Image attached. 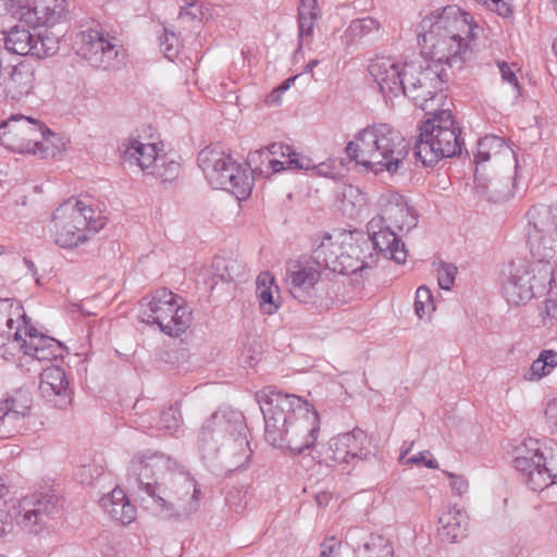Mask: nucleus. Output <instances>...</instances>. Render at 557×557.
Returning a JSON list of instances; mask_svg holds the SVG:
<instances>
[{
  "label": "nucleus",
  "mask_w": 557,
  "mask_h": 557,
  "mask_svg": "<svg viewBox=\"0 0 557 557\" xmlns=\"http://www.w3.org/2000/svg\"><path fill=\"white\" fill-rule=\"evenodd\" d=\"M332 498V495L327 492H322V493H319L317 494L315 496V502L318 504V506H326L329 504V502L331 500Z\"/></svg>",
  "instance_id": "nucleus-64"
},
{
  "label": "nucleus",
  "mask_w": 557,
  "mask_h": 557,
  "mask_svg": "<svg viewBox=\"0 0 557 557\" xmlns=\"http://www.w3.org/2000/svg\"><path fill=\"white\" fill-rule=\"evenodd\" d=\"M367 205L366 195L352 185L345 186L341 194L342 209H361Z\"/></svg>",
  "instance_id": "nucleus-43"
},
{
  "label": "nucleus",
  "mask_w": 557,
  "mask_h": 557,
  "mask_svg": "<svg viewBox=\"0 0 557 557\" xmlns=\"http://www.w3.org/2000/svg\"><path fill=\"white\" fill-rule=\"evenodd\" d=\"M463 141L450 110H441L420 126L414 146L416 159L431 166L444 158L461 153Z\"/></svg>",
  "instance_id": "nucleus-7"
},
{
  "label": "nucleus",
  "mask_w": 557,
  "mask_h": 557,
  "mask_svg": "<svg viewBox=\"0 0 557 557\" xmlns=\"http://www.w3.org/2000/svg\"><path fill=\"white\" fill-rule=\"evenodd\" d=\"M11 14L25 25L51 27L66 22L69 18V4L66 0H32L27 7L17 10L10 9Z\"/></svg>",
  "instance_id": "nucleus-19"
},
{
  "label": "nucleus",
  "mask_w": 557,
  "mask_h": 557,
  "mask_svg": "<svg viewBox=\"0 0 557 557\" xmlns=\"http://www.w3.org/2000/svg\"><path fill=\"white\" fill-rule=\"evenodd\" d=\"M39 391L57 408H66L72 403V389L65 371L60 367H47L42 370Z\"/></svg>",
  "instance_id": "nucleus-23"
},
{
  "label": "nucleus",
  "mask_w": 557,
  "mask_h": 557,
  "mask_svg": "<svg viewBox=\"0 0 557 557\" xmlns=\"http://www.w3.org/2000/svg\"><path fill=\"white\" fill-rule=\"evenodd\" d=\"M438 535L448 543H457L467 536V512L456 506H447L438 517Z\"/></svg>",
  "instance_id": "nucleus-27"
},
{
  "label": "nucleus",
  "mask_w": 557,
  "mask_h": 557,
  "mask_svg": "<svg viewBox=\"0 0 557 557\" xmlns=\"http://www.w3.org/2000/svg\"><path fill=\"white\" fill-rule=\"evenodd\" d=\"M513 186H509L508 183L502 185L497 182L491 183L488 188V198L493 203L502 205L513 196Z\"/></svg>",
  "instance_id": "nucleus-46"
},
{
  "label": "nucleus",
  "mask_w": 557,
  "mask_h": 557,
  "mask_svg": "<svg viewBox=\"0 0 557 557\" xmlns=\"http://www.w3.org/2000/svg\"><path fill=\"white\" fill-rule=\"evenodd\" d=\"M498 67L502 74L503 82L508 84L510 88V97L512 100L518 99L520 96V88L518 78L512 70V67L506 62L498 63Z\"/></svg>",
  "instance_id": "nucleus-47"
},
{
  "label": "nucleus",
  "mask_w": 557,
  "mask_h": 557,
  "mask_svg": "<svg viewBox=\"0 0 557 557\" xmlns=\"http://www.w3.org/2000/svg\"><path fill=\"white\" fill-rule=\"evenodd\" d=\"M201 15V9L197 7L195 3H191L189 7L183 8L180 11L181 20H184L186 17H189L190 20H200Z\"/></svg>",
  "instance_id": "nucleus-59"
},
{
  "label": "nucleus",
  "mask_w": 557,
  "mask_h": 557,
  "mask_svg": "<svg viewBox=\"0 0 557 557\" xmlns=\"http://www.w3.org/2000/svg\"><path fill=\"white\" fill-rule=\"evenodd\" d=\"M403 75L406 84L401 95L411 99L416 107L431 113L441 106L443 84L448 78L445 69L410 62Z\"/></svg>",
  "instance_id": "nucleus-11"
},
{
  "label": "nucleus",
  "mask_w": 557,
  "mask_h": 557,
  "mask_svg": "<svg viewBox=\"0 0 557 557\" xmlns=\"http://www.w3.org/2000/svg\"><path fill=\"white\" fill-rule=\"evenodd\" d=\"M398 212H399V213H401V214H403V213H406V215L410 219V220H409V222H408L406 225H404V224L398 225V228H399L400 231H404V230L409 231L410 228H412L413 226H416V224H417V218H416V216H414V214H413V212H414V211H404V210H400V211H398Z\"/></svg>",
  "instance_id": "nucleus-63"
},
{
  "label": "nucleus",
  "mask_w": 557,
  "mask_h": 557,
  "mask_svg": "<svg viewBox=\"0 0 557 557\" xmlns=\"http://www.w3.org/2000/svg\"><path fill=\"white\" fill-rule=\"evenodd\" d=\"M256 398L264 419V437L271 446L301 454L315 444L320 417L312 405L270 386L259 391Z\"/></svg>",
  "instance_id": "nucleus-1"
},
{
  "label": "nucleus",
  "mask_w": 557,
  "mask_h": 557,
  "mask_svg": "<svg viewBox=\"0 0 557 557\" xmlns=\"http://www.w3.org/2000/svg\"><path fill=\"white\" fill-rule=\"evenodd\" d=\"M342 542L335 537H326L320 544V552L317 557H336L339 554Z\"/></svg>",
  "instance_id": "nucleus-51"
},
{
  "label": "nucleus",
  "mask_w": 557,
  "mask_h": 557,
  "mask_svg": "<svg viewBox=\"0 0 557 557\" xmlns=\"http://www.w3.org/2000/svg\"><path fill=\"white\" fill-rule=\"evenodd\" d=\"M370 249L368 239H356L346 237L345 249L341 260V274L356 273L363 269L371 268L376 260L372 252L366 253Z\"/></svg>",
  "instance_id": "nucleus-25"
},
{
  "label": "nucleus",
  "mask_w": 557,
  "mask_h": 557,
  "mask_svg": "<svg viewBox=\"0 0 557 557\" xmlns=\"http://www.w3.org/2000/svg\"><path fill=\"white\" fill-rule=\"evenodd\" d=\"M16 525L38 535L47 530L59 512L60 499L51 493H35L12 503Z\"/></svg>",
  "instance_id": "nucleus-16"
},
{
  "label": "nucleus",
  "mask_w": 557,
  "mask_h": 557,
  "mask_svg": "<svg viewBox=\"0 0 557 557\" xmlns=\"http://www.w3.org/2000/svg\"><path fill=\"white\" fill-rule=\"evenodd\" d=\"M408 64H400L389 57H375L371 60L368 66L369 74L385 98L392 99L401 95L406 84L403 73Z\"/></svg>",
  "instance_id": "nucleus-21"
},
{
  "label": "nucleus",
  "mask_w": 557,
  "mask_h": 557,
  "mask_svg": "<svg viewBox=\"0 0 557 557\" xmlns=\"http://www.w3.org/2000/svg\"><path fill=\"white\" fill-rule=\"evenodd\" d=\"M418 41L430 64L460 70L471 53L470 41L479 26L470 13L448 5L422 18Z\"/></svg>",
  "instance_id": "nucleus-3"
},
{
  "label": "nucleus",
  "mask_w": 557,
  "mask_h": 557,
  "mask_svg": "<svg viewBox=\"0 0 557 557\" xmlns=\"http://www.w3.org/2000/svg\"><path fill=\"white\" fill-rule=\"evenodd\" d=\"M247 426L242 413L218 410L202 423L197 447L208 467L234 471L246 467L251 457Z\"/></svg>",
  "instance_id": "nucleus-4"
},
{
  "label": "nucleus",
  "mask_w": 557,
  "mask_h": 557,
  "mask_svg": "<svg viewBox=\"0 0 557 557\" xmlns=\"http://www.w3.org/2000/svg\"><path fill=\"white\" fill-rule=\"evenodd\" d=\"M370 243L376 251V256L381 255L385 259L394 260L398 264H403L407 260V250L404 244L400 243L397 235L385 225L384 218L376 215L371 219L367 225Z\"/></svg>",
  "instance_id": "nucleus-22"
},
{
  "label": "nucleus",
  "mask_w": 557,
  "mask_h": 557,
  "mask_svg": "<svg viewBox=\"0 0 557 557\" xmlns=\"http://www.w3.org/2000/svg\"><path fill=\"white\" fill-rule=\"evenodd\" d=\"M457 268L449 263H443L437 271V282L442 289L449 290L454 285Z\"/></svg>",
  "instance_id": "nucleus-50"
},
{
  "label": "nucleus",
  "mask_w": 557,
  "mask_h": 557,
  "mask_svg": "<svg viewBox=\"0 0 557 557\" xmlns=\"http://www.w3.org/2000/svg\"><path fill=\"white\" fill-rule=\"evenodd\" d=\"M484 4L490 10H495L502 16H508L511 13L509 4L505 0H474Z\"/></svg>",
  "instance_id": "nucleus-55"
},
{
  "label": "nucleus",
  "mask_w": 557,
  "mask_h": 557,
  "mask_svg": "<svg viewBox=\"0 0 557 557\" xmlns=\"http://www.w3.org/2000/svg\"><path fill=\"white\" fill-rule=\"evenodd\" d=\"M99 504L112 519L122 524H128L135 519V507L129 503L122 488L116 487L111 493L103 495Z\"/></svg>",
  "instance_id": "nucleus-30"
},
{
  "label": "nucleus",
  "mask_w": 557,
  "mask_h": 557,
  "mask_svg": "<svg viewBox=\"0 0 557 557\" xmlns=\"http://www.w3.org/2000/svg\"><path fill=\"white\" fill-rule=\"evenodd\" d=\"M32 407L28 392L14 391L0 399V437H11L24 426Z\"/></svg>",
  "instance_id": "nucleus-20"
},
{
  "label": "nucleus",
  "mask_w": 557,
  "mask_h": 557,
  "mask_svg": "<svg viewBox=\"0 0 557 557\" xmlns=\"http://www.w3.org/2000/svg\"><path fill=\"white\" fill-rule=\"evenodd\" d=\"M263 158L267 159V151L264 149L250 151L247 156L246 164L251 169V171L256 172L263 163Z\"/></svg>",
  "instance_id": "nucleus-57"
},
{
  "label": "nucleus",
  "mask_w": 557,
  "mask_h": 557,
  "mask_svg": "<svg viewBox=\"0 0 557 557\" xmlns=\"http://www.w3.org/2000/svg\"><path fill=\"white\" fill-rule=\"evenodd\" d=\"M41 137V123L24 115H13L0 125V143L5 148L33 153Z\"/></svg>",
  "instance_id": "nucleus-18"
},
{
  "label": "nucleus",
  "mask_w": 557,
  "mask_h": 557,
  "mask_svg": "<svg viewBox=\"0 0 557 557\" xmlns=\"http://www.w3.org/2000/svg\"><path fill=\"white\" fill-rule=\"evenodd\" d=\"M214 274L222 281L234 282L243 278L246 273V264L237 257H215L212 263Z\"/></svg>",
  "instance_id": "nucleus-34"
},
{
  "label": "nucleus",
  "mask_w": 557,
  "mask_h": 557,
  "mask_svg": "<svg viewBox=\"0 0 557 557\" xmlns=\"http://www.w3.org/2000/svg\"><path fill=\"white\" fill-rule=\"evenodd\" d=\"M345 150L350 160L375 173H396L408 154V144L392 125L377 123L359 131Z\"/></svg>",
  "instance_id": "nucleus-5"
},
{
  "label": "nucleus",
  "mask_w": 557,
  "mask_h": 557,
  "mask_svg": "<svg viewBox=\"0 0 557 557\" xmlns=\"http://www.w3.org/2000/svg\"><path fill=\"white\" fill-rule=\"evenodd\" d=\"M345 240L334 239L325 234L320 244L312 250V258L317 264L333 272L339 273L341 260L345 249Z\"/></svg>",
  "instance_id": "nucleus-31"
},
{
  "label": "nucleus",
  "mask_w": 557,
  "mask_h": 557,
  "mask_svg": "<svg viewBox=\"0 0 557 557\" xmlns=\"http://www.w3.org/2000/svg\"><path fill=\"white\" fill-rule=\"evenodd\" d=\"M256 284L260 310L264 314L274 313L278 309V304L274 299V294L278 293V287L274 284V277L269 272H261Z\"/></svg>",
  "instance_id": "nucleus-33"
},
{
  "label": "nucleus",
  "mask_w": 557,
  "mask_h": 557,
  "mask_svg": "<svg viewBox=\"0 0 557 557\" xmlns=\"http://www.w3.org/2000/svg\"><path fill=\"white\" fill-rule=\"evenodd\" d=\"M539 319L541 326L557 333V297L547 298L539 307Z\"/></svg>",
  "instance_id": "nucleus-41"
},
{
  "label": "nucleus",
  "mask_w": 557,
  "mask_h": 557,
  "mask_svg": "<svg viewBox=\"0 0 557 557\" xmlns=\"http://www.w3.org/2000/svg\"><path fill=\"white\" fill-rule=\"evenodd\" d=\"M64 147L65 143L63 139L41 124V137H38V146H36V151L33 154H37L42 159L54 158Z\"/></svg>",
  "instance_id": "nucleus-37"
},
{
  "label": "nucleus",
  "mask_w": 557,
  "mask_h": 557,
  "mask_svg": "<svg viewBox=\"0 0 557 557\" xmlns=\"http://www.w3.org/2000/svg\"><path fill=\"white\" fill-rule=\"evenodd\" d=\"M445 474L449 479V485L454 494L461 496L468 492L469 483L465 476L448 471H445Z\"/></svg>",
  "instance_id": "nucleus-53"
},
{
  "label": "nucleus",
  "mask_w": 557,
  "mask_h": 557,
  "mask_svg": "<svg viewBox=\"0 0 557 557\" xmlns=\"http://www.w3.org/2000/svg\"><path fill=\"white\" fill-rule=\"evenodd\" d=\"M555 278L549 267L534 268L525 262L511 263L508 278L503 285L506 300L520 306L530 301L537 292H543L547 286L552 288Z\"/></svg>",
  "instance_id": "nucleus-14"
},
{
  "label": "nucleus",
  "mask_w": 557,
  "mask_h": 557,
  "mask_svg": "<svg viewBox=\"0 0 557 557\" xmlns=\"http://www.w3.org/2000/svg\"><path fill=\"white\" fill-rule=\"evenodd\" d=\"M528 243L534 260L532 267L557 268V211H529Z\"/></svg>",
  "instance_id": "nucleus-12"
},
{
  "label": "nucleus",
  "mask_w": 557,
  "mask_h": 557,
  "mask_svg": "<svg viewBox=\"0 0 557 557\" xmlns=\"http://www.w3.org/2000/svg\"><path fill=\"white\" fill-rule=\"evenodd\" d=\"M9 344L32 361H51L62 356L63 345L29 325L18 304L0 299V345Z\"/></svg>",
  "instance_id": "nucleus-6"
},
{
  "label": "nucleus",
  "mask_w": 557,
  "mask_h": 557,
  "mask_svg": "<svg viewBox=\"0 0 557 557\" xmlns=\"http://www.w3.org/2000/svg\"><path fill=\"white\" fill-rule=\"evenodd\" d=\"M198 165L214 188L230 191L238 202L247 199L253 180L233 157L216 147H206L198 154Z\"/></svg>",
  "instance_id": "nucleus-8"
},
{
  "label": "nucleus",
  "mask_w": 557,
  "mask_h": 557,
  "mask_svg": "<svg viewBox=\"0 0 557 557\" xmlns=\"http://www.w3.org/2000/svg\"><path fill=\"white\" fill-rule=\"evenodd\" d=\"M182 424V417L178 409L174 407H170L165 410H163L157 421L156 426L153 425H141V428L145 429L146 433H149L151 435H154L151 430L156 428L157 430H163L170 434H175L180 431Z\"/></svg>",
  "instance_id": "nucleus-39"
},
{
  "label": "nucleus",
  "mask_w": 557,
  "mask_h": 557,
  "mask_svg": "<svg viewBox=\"0 0 557 557\" xmlns=\"http://www.w3.org/2000/svg\"><path fill=\"white\" fill-rule=\"evenodd\" d=\"M102 211H71L63 216L53 215L54 242L64 249H74L89 240L107 223Z\"/></svg>",
  "instance_id": "nucleus-15"
},
{
  "label": "nucleus",
  "mask_w": 557,
  "mask_h": 557,
  "mask_svg": "<svg viewBox=\"0 0 557 557\" xmlns=\"http://www.w3.org/2000/svg\"><path fill=\"white\" fill-rule=\"evenodd\" d=\"M383 35L381 23L374 17H363L352 20L345 30L347 45H351L363 38H380Z\"/></svg>",
  "instance_id": "nucleus-32"
},
{
  "label": "nucleus",
  "mask_w": 557,
  "mask_h": 557,
  "mask_svg": "<svg viewBox=\"0 0 557 557\" xmlns=\"http://www.w3.org/2000/svg\"><path fill=\"white\" fill-rule=\"evenodd\" d=\"M143 321L157 324L170 336L185 333L191 323V311L184 300L166 288L157 289L140 304Z\"/></svg>",
  "instance_id": "nucleus-10"
},
{
  "label": "nucleus",
  "mask_w": 557,
  "mask_h": 557,
  "mask_svg": "<svg viewBox=\"0 0 557 557\" xmlns=\"http://www.w3.org/2000/svg\"><path fill=\"white\" fill-rule=\"evenodd\" d=\"M298 16H320L318 0H300Z\"/></svg>",
  "instance_id": "nucleus-56"
},
{
  "label": "nucleus",
  "mask_w": 557,
  "mask_h": 557,
  "mask_svg": "<svg viewBox=\"0 0 557 557\" xmlns=\"http://www.w3.org/2000/svg\"><path fill=\"white\" fill-rule=\"evenodd\" d=\"M380 206L385 209H413L410 198L394 190H388L380 197Z\"/></svg>",
  "instance_id": "nucleus-45"
},
{
  "label": "nucleus",
  "mask_w": 557,
  "mask_h": 557,
  "mask_svg": "<svg viewBox=\"0 0 557 557\" xmlns=\"http://www.w3.org/2000/svg\"><path fill=\"white\" fill-rule=\"evenodd\" d=\"M513 455L516 470L532 491L557 484V444L548 448L539 440L528 437L515 447Z\"/></svg>",
  "instance_id": "nucleus-9"
},
{
  "label": "nucleus",
  "mask_w": 557,
  "mask_h": 557,
  "mask_svg": "<svg viewBox=\"0 0 557 557\" xmlns=\"http://www.w3.org/2000/svg\"><path fill=\"white\" fill-rule=\"evenodd\" d=\"M35 71L26 63L13 66L9 76L3 81V90L11 99H21L34 88Z\"/></svg>",
  "instance_id": "nucleus-29"
},
{
  "label": "nucleus",
  "mask_w": 557,
  "mask_h": 557,
  "mask_svg": "<svg viewBox=\"0 0 557 557\" xmlns=\"http://www.w3.org/2000/svg\"><path fill=\"white\" fill-rule=\"evenodd\" d=\"M180 163L169 160L165 156L160 154L158 160L152 163L147 174L160 178L162 182H171L178 176Z\"/></svg>",
  "instance_id": "nucleus-40"
},
{
  "label": "nucleus",
  "mask_w": 557,
  "mask_h": 557,
  "mask_svg": "<svg viewBox=\"0 0 557 557\" xmlns=\"http://www.w3.org/2000/svg\"><path fill=\"white\" fill-rule=\"evenodd\" d=\"M0 35L3 37L5 49L12 53L41 58V55L49 52L42 48L44 44L40 40L35 39L36 35L32 34L24 26L16 25L8 33L0 30Z\"/></svg>",
  "instance_id": "nucleus-26"
},
{
  "label": "nucleus",
  "mask_w": 557,
  "mask_h": 557,
  "mask_svg": "<svg viewBox=\"0 0 557 557\" xmlns=\"http://www.w3.org/2000/svg\"><path fill=\"white\" fill-rule=\"evenodd\" d=\"M557 367V351L553 349H543L539 357L532 362L531 367L524 372L525 381H539L549 375Z\"/></svg>",
  "instance_id": "nucleus-36"
},
{
  "label": "nucleus",
  "mask_w": 557,
  "mask_h": 557,
  "mask_svg": "<svg viewBox=\"0 0 557 557\" xmlns=\"http://www.w3.org/2000/svg\"><path fill=\"white\" fill-rule=\"evenodd\" d=\"M97 207L95 199L88 195L71 196L64 200L59 209H95Z\"/></svg>",
  "instance_id": "nucleus-49"
},
{
  "label": "nucleus",
  "mask_w": 557,
  "mask_h": 557,
  "mask_svg": "<svg viewBox=\"0 0 557 557\" xmlns=\"http://www.w3.org/2000/svg\"><path fill=\"white\" fill-rule=\"evenodd\" d=\"M35 39L40 40L44 44V49L48 50L46 54L41 55V58H46L49 55H52L57 50V41L53 39H50L48 37H44L41 34H37Z\"/></svg>",
  "instance_id": "nucleus-61"
},
{
  "label": "nucleus",
  "mask_w": 557,
  "mask_h": 557,
  "mask_svg": "<svg viewBox=\"0 0 557 557\" xmlns=\"http://www.w3.org/2000/svg\"><path fill=\"white\" fill-rule=\"evenodd\" d=\"M297 77H298V75H295L293 77L287 78L285 82H283L277 89H275L271 92V95L269 97V102H271V103L276 102L280 94L286 91L290 87V84H293L297 79Z\"/></svg>",
  "instance_id": "nucleus-60"
},
{
  "label": "nucleus",
  "mask_w": 557,
  "mask_h": 557,
  "mask_svg": "<svg viewBox=\"0 0 557 557\" xmlns=\"http://www.w3.org/2000/svg\"><path fill=\"white\" fill-rule=\"evenodd\" d=\"M76 54L100 71L120 69L124 52L120 40L101 28H88L76 36Z\"/></svg>",
  "instance_id": "nucleus-13"
},
{
  "label": "nucleus",
  "mask_w": 557,
  "mask_h": 557,
  "mask_svg": "<svg viewBox=\"0 0 557 557\" xmlns=\"http://www.w3.org/2000/svg\"><path fill=\"white\" fill-rule=\"evenodd\" d=\"M321 273L314 267H299L289 270L286 284L289 294L301 304H312L318 297Z\"/></svg>",
  "instance_id": "nucleus-24"
},
{
  "label": "nucleus",
  "mask_w": 557,
  "mask_h": 557,
  "mask_svg": "<svg viewBox=\"0 0 557 557\" xmlns=\"http://www.w3.org/2000/svg\"><path fill=\"white\" fill-rule=\"evenodd\" d=\"M545 419L549 428L557 432V398L547 403L545 408Z\"/></svg>",
  "instance_id": "nucleus-58"
},
{
  "label": "nucleus",
  "mask_w": 557,
  "mask_h": 557,
  "mask_svg": "<svg viewBox=\"0 0 557 557\" xmlns=\"http://www.w3.org/2000/svg\"><path fill=\"white\" fill-rule=\"evenodd\" d=\"M500 152L511 153L513 156V152L509 150L500 137L485 136L478 141V151L474 159L476 163H482L488 161L492 157H496Z\"/></svg>",
  "instance_id": "nucleus-38"
},
{
  "label": "nucleus",
  "mask_w": 557,
  "mask_h": 557,
  "mask_svg": "<svg viewBox=\"0 0 557 557\" xmlns=\"http://www.w3.org/2000/svg\"><path fill=\"white\" fill-rule=\"evenodd\" d=\"M161 46H164V55L169 59H173L178 52V38L174 33L164 32L163 40Z\"/></svg>",
  "instance_id": "nucleus-54"
},
{
  "label": "nucleus",
  "mask_w": 557,
  "mask_h": 557,
  "mask_svg": "<svg viewBox=\"0 0 557 557\" xmlns=\"http://www.w3.org/2000/svg\"><path fill=\"white\" fill-rule=\"evenodd\" d=\"M320 16H298V37L299 48L306 42H309L313 36V28L317 20Z\"/></svg>",
  "instance_id": "nucleus-48"
},
{
  "label": "nucleus",
  "mask_w": 557,
  "mask_h": 557,
  "mask_svg": "<svg viewBox=\"0 0 557 557\" xmlns=\"http://www.w3.org/2000/svg\"><path fill=\"white\" fill-rule=\"evenodd\" d=\"M164 456L158 454L136 455L128 467V485L137 494L140 502L163 518L189 516L198 509L200 488L196 480L188 473L171 475L172 487L162 490L150 480L154 470L163 467Z\"/></svg>",
  "instance_id": "nucleus-2"
},
{
  "label": "nucleus",
  "mask_w": 557,
  "mask_h": 557,
  "mask_svg": "<svg viewBox=\"0 0 557 557\" xmlns=\"http://www.w3.org/2000/svg\"><path fill=\"white\" fill-rule=\"evenodd\" d=\"M15 513L13 512L12 503L7 500L0 505V540L13 534L15 528Z\"/></svg>",
  "instance_id": "nucleus-44"
},
{
  "label": "nucleus",
  "mask_w": 557,
  "mask_h": 557,
  "mask_svg": "<svg viewBox=\"0 0 557 557\" xmlns=\"http://www.w3.org/2000/svg\"><path fill=\"white\" fill-rule=\"evenodd\" d=\"M267 151V159L269 158V154H281L283 157L287 156L290 151L289 146H285L282 144H272L270 147L264 148Z\"/></svg>",
  "instance_id": "nucleus-62"
},
{
  "label": "nucleus",
  "mask_w": 557,
  "mask_h": 557,
  "mask_svg": "<svg viewBox=\"0 0 557 557\" xmlns=\"http://www.w3.org/2000/svg\"><path fill=\"white\" fill-rule=\"evenodd\" d=\"M435 310L431 290L422 285L417 288L414 298V313L419 319L429 318Z\"/></svg>",
  "instance_id": "nucleus-42"
},
{
  "label": "nucleus",
  "mask_w": 557,
  "mask_h": 557,
  "mask_svg": "<svg viewBox=\"0 0 557 557\" xmlns=\"http://www.w3.org/2000/svg\"><path fill=\"white\" fill-rule=\"evenodd\" d=\"M371 454V441L367 433L361 429H354L330 438L320 450V462L333 467L355 459H367Z\"/></svg>",
  "instance_id": "nucleus-17"
},
{
  "label": "nucleus",
  "mask_w": 557,
  "mask_h": 557,
  "mask_svg": "<svg viewBox=\"0 0 557 557\" xmlns=\"http://www.w3.org/2000/svg\"><path fill=\"white\" fill-rule=\"evenodd\" d=\"M288 160L286 162L288 169L296 170H310L314 169L315 164L311 159L300 156L299 153L293 151L290 149L289 153H287Z\"/></svg>",
  "instance_id": "nucleus-52"
},
{
  "label": "nucleus",
  "mask_w": 557,
  "mask_h": 557,
  "mask_svg": "<svg viewBox=\"0 0 557 557\" xmlns=\"http://www.w3.org/2000/svg\"><path fill=\"white\" fill-rule=\"evenodd\" d=\"M356 557H393L391 543L381 535L370 534L355 548Z\"/></svg>",
  "instance_id": "nucleus-35"
},
{
  "label": "nucleus",
  "mask_w": 557,
  "mask_h": 557,
  "mask_svg": "<svg viewBox=\"0 0 557 557\" xmlns=\"http://www.w3.org/2000/svg\"><path fill=\"white\" fill-rule=\"evenodd\" d=\"M120 150L122 151L124 162L138 166L145 173H147L160 156L156 144H144L133 137L126 139L121 145Z\"/></svg>",
  "instance_id": "nucleus-28"
}]
</instances>
